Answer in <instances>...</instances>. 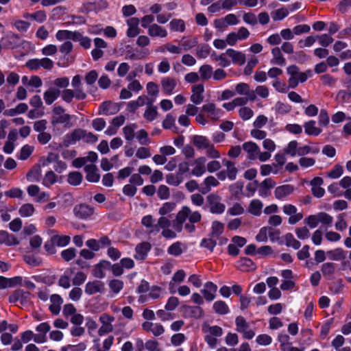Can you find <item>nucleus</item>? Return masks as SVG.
I'll use <instances>...</instances> for the list:
<instances>
[{
    "instance_id": "1",
    "label": "nucleus",
    "mask_w": 351,
    "mask_h": 351,
    "mask_svg": "<svg viewBox=\"0 0 351 351\" xmlns=\"http://www.w3.org/2000/svg\"><path fill=\"white\" fill-rule=\"evenodd\" d=\"M202 219L199 211H193L189 206H184L177 213L175 220L171 223L167 217H159L157 221L152 215H147L141 219L142 225L151 235H157L161 231V235L168 239H175L183 228L189 233L195 230V223Z\"/></svg>"
},
{
    "instance_id": "2",
    "label": "nucleus",
    "mask_w": 351,
    "mask_h": 351,
    "mask_svg": "<svg viewBox=\"0 0 351 351\" xmlns=\"http://www.w3.org/2000/svg\"><path fill=\"white\" fill-rule=\"evenodd\" d=\"M56 38L59 41L72 40L74 42H79L84 49H89L91 46V39L77 31L58 30L56 34Z\"/></svg>"
},
{
    "instance_id": "3",
    "label": "nucleus",
    "mask_w": 351,
    "mask_h": 351,
    "mask_svg": "<svg viewBox=\"0 0 351 351\" xmlns=\"http://www.w3.org/2000/svg\"><path fill=\"white\" fill-rule=\"evenodd\" d=\"M287 73L291 75L288 82L291 88H295L299 82L303 83L313 75L312 71L308 69L305 72H300L299 68L295 65H291L287 69Z\"/></svg>"
},
{
    "instance_id": "4",
    "label": "nucleus",
    "mask_w": 351,
    "mask_h": 351,
    "mask_svg": "<svg viewBox=\"0 0 351 351\" xmlns=\"http://www.w3.org/2000/svg\"><path fill=\"white\" fill-rule=\"evenodd\" d=\"M71 116L65 112V110L60 106H55L52 110V116L51 123L56 126L62 124L64 127L69 128L71 126Z\"/></svg>"
},
{
    "instance_id": "5",
    "label": "nucleus",
    "mask_w": 351,
    "mask_h": 351,
    "mask_svg": "<svg viewBox=\"0 0 351 351\" xmlns=\"http://www.w3.org/2000/svg\"><path fill=\"white\" fill-rule=\"evenodd\" d=\"M60 95L62 100L66 103H71L74 98L77 100H83L86 97V93L83 88L77 90L66 88L63 91H60Z\"/></svg>"
},
{
    "instance_id": "6",
    "label": "nucleus",
    "mask_w": 351,
    "mask_h": 351,
    "mask_svg": "<svg viewBox=\"0 0 351 351\" xmlns=\"http://www.w3.org/2000/svg\"><path fill=\"white\" fill-rule=\"evenodd\" d=\"M26 66L30 70L36 71L41 67L47 70H51L53 66V62L48 58H35L28 60L26 62Z\"/></svg>"
},
{
    "instance_id": "7",
    "label": "nucleus",
    "mask_w": 351,
    "mask_h": 351,
    "mask_svg": "<svg viewBox=\"0 0 351 351\" xmlns=\"http://www.w3.org/2000/svg\"><path fill=\"white\" fill-rule=\"evenodd\" d=\"M210 213L213 214H221L225 211L226 206L221 202L220 196L216 194H210L207 197Z\"/></svg>"
},
{
    "instance_id": "8",
    "label": "nucleus",
    "mask_w": 351,
    "mask_h": 351,
    "mask_svg": "<svg viewBox=\"0 0 351 351\" xmlns=\"http://www.w3.org/2000/svg\"><path fill=\"white\" fill-rule=\"evenodd\" d=\"M202 111L207 114V117L212 121H217L223 116V111L217 108L213 103H208L202 106Z\"/></svg>"
},
{
    "instance_id": "9",
    "label": "nucleus",
    "mask_w": 351,
    "mask_h": 351,
    "mask_svg": "<svg viewBox=\"0 0 351 351\" xmlns=\"http://www.w3.org/2000/svg\"><path fill=\"white\" fill-rule=\"evenodd\" d=\"M114 317L107 314H103L99 317V322L101 324V327L98 330L99 336L111 332L113 330L112 322Z\"/></svg>"
},
{
    "instance_id": "10",
    "label": "nucleus",
    "mask_w": 351,
    "mask_h": 351,
    "mask_svg": "<svg viewBox=\"0 0 351 351\" xmlns=\"http://www.w3.org/2000/svg\"><path fill=\"white\" fill-rule=\"evenodd\" d=\"M283 213L289 215V223L294 225L300 221L303 218V214L302 213H297V208L294 205L285 204L282 207Z\"/></svg>"
},
{
    "instance_id": "11",
    "label": "nucleus",
    "mask_w": 351,
    "mask_h": 351,
    "mask_svg": "<svg viewBox=\"0 0 351 351\" xmlns=\"http://www.w3.org/2000/svg\"><path fill=\"white\" fill-rule=\"evenodd\" d=\"M30 296L29 292L19 289L10 295L9 301L11 303L20 302L22 306H26L30 302Z\"/></svg>"
},
{
    "instance_id": "12",
    "label": "nucleus",
    "mask_w": 351,
    "mask_h": 351,
    "mask_svg": "<svg viewBox=\"0 0 351 351\" xmlns=\"http://www.w3.org/2000/svg\"><path fill=\"white\" fill-rule=\"evenodd\" d=\"M20 38L12 32H7L1 39L0 43L2 47L13 49L19 45Z\"/></svg>"
},
{
    "instance_id": "13",
    "label": "nucleus",
    "mask_w": 351,
    "mask_h": 351,
    "mask_svg": "<svg viewBox=\"0 0 351 351\" xmlns=\"http://www.w3.org/2000/svg\"><path fill=\"white\" fill-rule=\"evenodd\" d=\"M84 134V130L75 129L71 132L66 134L64 137L62 144L65 147H68L70 145H73L76 142L83 140V135Z\"/></svg>"
},
{
    "instance_id": "14",
    "label": "nucleus",
    "mask_w": 351,
    "mask_h": 351,
    "mask_svg": "<svg viewBox=\"0 0 351 351\" xmlns=\"http://www.w3.org/2000/svg\"><path fill=\"white\" fill-rule=\"evenodd\" d=\"M73 213L76 217L84 219L90 217L93 214L94 210L88 205L81 204L74 207Z\"/></svg>"
},
{
    "instance_id": "15",
    "label": "nucleus",
    "mask_w": 351,
    "mask_h": 351,
    "mask_svg": "<svg viewBox=\"0 0 351 351\" xmlns=\"http://www.w3.org/2000/svg\"><path fill=\"white\" fill-rule=\"evenodd\" d=\"M206 159L204 156L198 157L194 160L192 165L193 168L191 171V174L196 177L202 176L206 172Z\"/></svg>"
},
{
    "instance_id": "16",
    "label": "nucleus",
    "mask_w": 351,
    "mask_h": 351,
    "mask_svg": "<svg viewBox=\"0 0 351 351\" xmlns=\"http://www.w3.org/2000/svg\"><path fill=\"white\" fill-rule=\"evenodd\" d=\"M186 277V273L184 270L180 269L174 273L171 281L169 283V290L172 294L176 293V287L182 283Z\"/></svg>"
},
{
    "instance_id": "17",
    "label": "nucleus",
    "mask_w": 351,
    "mask_h": 351,
    "mask_svg": "<svg viewBox=\"0 0 351 351\" xmlns=\"http://www.w3.org/2000/svg\"><path fill=\"white\" fill-rule=\"evenodd\" d=\"M162 92L167 95H171L174 93V90L177 86V82L174 78L165 77L160 81Z\"/></svg>"
},
{
    "instance_id": "18",
    "label": "nucleus",
    "mask_w": 351,
    "mask_h": 351,
    "mask_svg": "<svg viewBox=\"0 0 351 351\" xmlns=\"http://www.w3.org/2000/svg\"><path fill=\"white\" fill-rule=\"evenodd\" d=\"M119 108L117 104L111 101L103 102L99 107V114L103 115H112L118 112Z\"/></svg>"
},
{
    "instance_id": "19",
    "label": "nucleus",
    "mask_w": 351,
    "mask_h": 351,
    "mask_svg": "<svg viewBox=\"0 0 351 351\" xmlns=\"http://www.w3.org/2000/svg\"><path fill=\"white\" fill-rule=\"evenodd\" d=\"M105 289L104 282L98 280L88 282L85 285V293L89 295L102 293Z\"/></svg>"
},
{
    "instance_id": "20",
    "label": "nucleus",
    "mask_w": 351,
    "mask_h": 351,
    "mask_svg": "<svg viewBox=\"0 0 351 351\" xmlns=\"http://www.w3.org/2000/svg\"><path fill=\"white\" fill-rule=\"evenodd\" d=\"M147 34L150 37L166 38L168 35L167 30L157 23H153L148 27Z\"/></svg>"
},
{
    "instance_id": "21",
    "label": "nucleus",
    "mask_w": 351,
    "mask_h": 351,
    "mask_svg": "<svg viewBox=\"0 0 351 351\" xmlns=\"http://www.w3.org/2000/svg\"><path fill=\"white\" fill-rule=\"evenodd\" d=\"M144 330L152 332L154 336H159L165 332L164 327L158 323H152L150 322H145L142 324Z\"/></svg>"
},
{
    "instance_id": "22",
    "label": "nucleus",
    "mask_w": 351,
    "mask_h": 351,
    "mask_svg": "<svg viewBox=\"0 0 351 351\" xmlns=\"http://www.w3.org/2000/svg\"><path fill=\"white\" fill-rule=\"evenodd\" d=\"M139 22V19L136 17H132L127 20L128 29L126 34L128 37H135L140 33V29L138 27Z\"/></svg>"
},
{
    "instance_id": "23",
    "label": "nucleus",
    "mask_w": 351,
    "mask_h": 351,
    "mask_svg": "<svg viewBox=\"0 0 351 351\" xmlns=\"http://www.w3.org/2000/svg\"><path fill=\"white\" fill-rule=\"evenodd\" d=\"M243 149L247 153V158L254 160L257 158L260 149L255 143L250 141L243 144Z\"/></svg>"
},
{
    "instance_id": "24",
    "label": "nucleus",
    "mask_w": 351,
    "mask_h": 351,
    "mask_svg": "<svg viewBox=\"0 0 351 351\" xmlns=\"http://www.w3.org/2000/svg\"><path fill=\"white\" fill-rule=\"evenodd\" d=\"M294 186L291 184H284L276 187L274 190L275 197L278 199H283L294 191Z\"/></svg>"
},
{
    "instance_id": "25",
    "label": "nucleus",
    "mask_w": 351,
    "mask_h": 351,
    "mask_svg": "<svg viewBox=\"0 0 351 351\" xmlns=\"http://www.w3.org/2000/svg\"><path fill=\"white\" fill-rule=\"evenodd\" d=\"M60 95V90L56 87H49L43 94V99L47 105L52 104Z\"/></svg>"
},
{
    "instance_id": "26",
    "label": "nucleus",
    "mask_w": 351,
    "mask_h": 351,
    "mask_svg": "<svg viewBox=\"0 0 351 351\" xmlns=\"http://www.w3.org/2000/svg\"><path fill=\"white\" fill-rule=\"evenodd\" d=\"M204 91V88L203 84L194 85L192 87V95L191 96V101L196 105L201 104L204 99L202 95Z\"/></svg>"
},
{
    "instance_id": "27",
    "label": "nucleus",
    "mask_w": 351,
    "mask_h": 351,
    "mask_svg": "<svg viewBox=\"0 0 351 351\" xmlns=\"http://www.w3.org/2000/svg\"><path fill=\"white\" fill-rule=\"evenodd\" d=\"M217 287L211 282H208L204 285V288L201 291L205 300L212 301L214 300Z\"/></svg>"
},
{
    "instance_id": "28",
    "label": "nucleus",
    "mask_w": 351,
    "mask_h": 351,
    "mask_svg": "<svg viewBox=\"0 0 351 351\" xmlns=\"http://www.w3.org/2000/svg\"><path fill=\"white\" fill-rule=\"evenodd\" d=\"M50 302L49 311L53 315H58L61 309L60 306L63 303L62 298L58 294H53L50 297Z\"/></svg>"
},
{
    "instance_id": "29",
    "label": "nucleus",
    "mask_w": 351,
    "mask_h": 351,
    "mask_svg": "<svg viewBox=\"0 0 351 351\" xmlns=\"http://www.w3.org/2000/svg\"><path fill=\"white\" fill-rule=\"evenodd\" d=\"M19 241L12 234L6 231H0V243H3L8 246L16 245L19 244Z\"/></svg>"
},
{
    "instance_id": "30",
    "label": "nucleus",
    "mask_w": 351,
    "mask_h": 351,
    "mask_svg": "<svg viewBox=\"0 0 351 351\" xmlns=\"http://www.w3.org/2000/svg\"><path fill=\"white\" fill-rule=\"evenodd\" d=\"M84 171L86 173V180L91 182H97L99 180L100 176L97 172V168L94 165H86Z\"/></svg>"
},
{
    "instance_id": "31",
    "label": "nucleus",
    "mask_w": 351,
    "mask_h": 351,
    "mask_svg": "<svg viewBox=\"0 0 351 351\" xmlns=\"http://www.w3.org/2000/svg\"><path fill=\"white\" fill-rule=\"evenodd\" d=\"M111 264L108 261H101L97 264L93 269V274L98 278H103L105 276L104 270L110 268Z\"/></svg>"
},
{
    "instance_id": "32",
    "label": "nucleus",
    "mask_w": 351,
    "mask_h": 351,
    "mask_svg": "<svg viewBox=\"0 0 351 351\" xmlns=\"http://www.w3.org/2000/svg\"><path fill=\"white\" fill-rule=\"evenodd\" d=\"M36 213L34 206L31 203L23 204L19 208V215L23 218H28L34 216Z\"/></svg>"
},
{
    "instance_id": "33",
    "label": "nucleus",
    "mask_w": 351,
    "mask_h": 351,
    "mask_svg": "<svg viewBox=\"0 0 351 351\" xmlns=\"http://www.w3.org/2000/svg\"><path fill=\"white\" fill-rule=\"evenodd\" d=\"M263 204L262 202L258 199H253L250 202L247 211L254 216H259L261 214Z\"/></svg>"
},
{
    "instance_id": "34",
    "label": "nucleus",
    "mask_w": 351,
    "mask_h": 351,
    "mask_svg": "<svg viewBox=\"0 0 351 351\" xmlns=\"http://www.w3.org/2000/svg\"><path fill=\"white\" fill-rule=\"evenodd\" d=\"M271 54L273 58L271 60V63L279 66H283L286 63V60L283 57L281 49L279 47H274L271 49Z\"/></svg>"
},
{
    "instance_id": "35",
    "label": "nucleus",
    "mask_w": 351,
    "mask_h": 351,
    "mask_svg": "<svg viewBox=\"0 0 351 351\" xmlns=\"http://www.w3.org/2000/svg\"><path fill=\"white\" fill-rule=\"evenodd\" d=\"M151 247L149 243H142L138 244L135 249L136 254L134 255L135 258L143 260L147 256L148 252L149 251Z\"/></svg>"
},
{
    "instance_id": "36",
    "label": "nucleus",
    "mask_w": 351,
    "mask_h": 351,
    "mask_svg": "<svg viewBox=\"0 0 351 351\" xmlns=\"http://www.w3.org/2000/svg\"><path fill=\"white\" fill-rule=\"evenodd\" d=\"M223 164L226 167V173L227 177L230 180H234L237 178V175L238 173V170L235 167V165L233 162L223 159Z\"/></svg>"
},
{
    "instance_id": "37",
    "label": "nucleus",
    "mask_w": 351,
    "mask_h": 351,
    "mask_svg": "<svg viewBox=\"0 0 351 351\" xmlns=\"http://www.w3.org/2000/svg\"><path fill=\"white\" fill-rule=\"evenodd\" d=\"M22 278L21 277H15L13 278H6L0 276V289H5L12 287L16 285L21 284Z\"/></svg>"
},
{
    "instance_id": "38",
    "label": "nucleus",
    "mask_w": 351,
    "mask_h": 351,
    "mask_svg": "<svg viewBox=\"0 0 351 351\" xmlns=\"http://www.w3.org/2000/svg\"><path fill=\"white\" fill-rule=\"evenodd\" d=\"M137 129L136 123H130L123 128V134L127 141H132L135 137V130Z\"/></svg>"
},
{
    "instance_id": "39",
    "label": "nucleus",
    "mask_w": 351,
    "mask_h": 351,
    "mask_svg": "<svg viewBox=\"0 0 351 351\" xmlns=\"http://www.w3.org/2000/svg\"><path fill=\"white\" fill-rule=\"evenodd\" d=\"M305 133L308 135L318 136L322 130L316 127V123L313 120L308 121L304 124Z\"/></svg>"
},
{
    "instance_id": "40",
    "label": "nucleus",
    "mask_w": 351,
    "mask_h": 351,
    "mask_svg": "<svg viewBox=\"0 0 351 351\" xmlns=\"http://www.w3.org/2000/svg\"><path fill=\"white\" fill-rule=\"evenodd\" d=\"M240 247H241V238L239 236L234 237L228 247L229 254L232 256L238 255Z\"/></svg>"
},
{
    "instance_id": "41",
    "label": "nucleus",
    "mask_w": 351,
    "mask_h": 351,
    "mask_svg": "<svg viewBox=\"0 0 351 351\" xmlns=\"http://www.w3.org/2000/svg\"><path fill=\"white\" fill-rule=\"evenodd\" d=\"M71 241V237L67 235L56 234L51 237L52 244L58 247H64L67 245Z\"/></svg>"
},
{
    "instance_id": "42",
    "label": "nucleus",
    "mask_w": 351,
    "mask_h": 351,
    "mask_svg": "<svg viewBox=\"0 0 351 351\" xmlns=\"http://www.w3.org/2000/svg\"><path fill=\"white\" fill-rule=\"evenodd\" d=\"M202 331L204 334L217 337H221L223 334L222 328L217 326H210L209 325L204 324L202 326Z\"/></svg>"
},
{
    "instance_id": "43",
    "label": "nucleus",
    "mask_w": 351,
    "mask_h": 351,
    "mask_svg": "<svg viewBox=\"0 0 351 351\" xmlns=\"http://www.w3.org/2000/svg\"><path fill=\"white\" fill-rule=\"evenodd\" d=\"M330 260L341 261L346 258V253L341 248H336L332 250L328 251L326 253Z\"/></svg>"
},
{
    "instance_id": "44",
    "label": "nucleus",
    "mask_w": 351,
    "mask_h": 351,
    "mask_svg": "<svg viewBox=\"0 0 351 351\" xmlns=\"http://www.w3.org/2000/svg\"><path fill=\"white\" fill-rule=\"evenodd\" d=\"M158 115L157 108L152 104H147L143 117L148 121H153Z\"/></svg>"
},
{
    "instance_id": "45",
    "label": "nucleus",
    "mask_w": 351,
    "mask_h": 351,
    "mask_svg": "<svg viewBox=\"0 0 351 351\" xmlns=\"http://www.w3.org/2000/svg\"><path fill=\"white\" fill-rule=\"evenodd\" d=\"M193 143L197 149H205L210 144V141L204 136L196 135L193 138Z\"/></svg>"
},
{
    "instance_id": "46",
    "label": "nucleus",
    "mask_w": 351,
    "mask_h": 351,
    "mask_svg": "<svg viewBox=\"0 0 351 351\" xmlns=\"http://www.w3.org/2000/svg\"><path fill=\"white\" fill-rule=\"evenodd\" d=\"M321 271L325 278L330 279L335 272V265L330 262L325 263L322 265Z\"/></svg>"
},
{
    "instance_id": "47",
    "label": "nucleus",
    "mask_w": 351,
    "mask_h": 351,
    "mask_svg": "<svg viewBox=\"0 0 351 351\" xmlns=\"http://www.w3.org/2000/svg\"><path fill=\"white\" fill-rule=\"evenodd\" d=\"M176 208V204L173 202H167L162 204L158 208V214L160 217H166L165 215H169Z\"/></svg>"
},
{
    "instance_id": "48",
    "label": "nucleus",
    "mask_w": 351,
    "mask_h": 351,
    "mask_svg": "<svg viewBox=\"0 0 351 351\" xmlns=\"http://www.w3.org/2000/svg\"><path fill=\"white\" fill-rule=\"evenodd\" d=\"M183 180V176L178 173H171L166 176V182L174 186L180 185Z\"/></svg>"
},
{
    "instance_id": "49",
    "label": "nucleus",
    "mask_w": 351,
    "mask_h": 351,
    "mask_svg": "<svg viewBox=\"0 0 351 351\" xmlns=\"http://www.w3.org/2000/svg\"><path fill=\"white\" fill-rule=\"evenodd\" d=\"M71 274V269H66L58 280L59 286L64 289H69L71 287L70 276Z\"/></svg>"
},
{
    "instance_id": "50",
    "label": "nucleus",
    "mask_w": 351,
    "mask_h": 351,
    "mask_svg": "<svg viewBox=\"0 0 351 351\" xmlns=\"http://www.w3.org/2000/svg\"><path fill=\"white\" fill-rule=\"evenodd\" d=\"M285 245L287 247H292L295 250H298L301 246V243L294 238L293 235L291 233H287L283 237Z\"/></svg>"
},
{
    "instance_id": "51",
    "label": "nucleus",
    "mask_w": 351,
    "mask_h": 351,
    "mask_svg": "<svg viewBox=\"0 0 351 351\" xmlns=\"http://www.w3.org/2000/svg\"><path fill=\"white\" fill-rule=\"evenodd\" d=\"M24 261L31 267H37L42 264V258L34 254H26L23 256Z\"/></svg>"
},
{
    "instance_id": "52",
    "label": "nucleus",
    "mask_w": 351,
    "mask_h": 351,
    "mask_svg": "<svg viewBox=\"0 0 351 351\" xmlns=\"http://www.w3.org/2000/svg\"><path fill=\"white\" fill-rule=\"evenodd\" d=\"M167 252L174 256H180L183 252L182 243L179 241L173 243L168 247Z\"/></svg>"
},
{
    "instance_id": "53",
    "label": "nucleus",
    "mask_w": 351,
    "mask_h": 351,
    "mask_svg": "<svg viewBox=\"0 0 351 351\" xmlns=\"http://www.w3.org/2000/svg\"><path fill=\"white\" fill-rule=\"evenodd\" d=\"M169 27L173 32H183L185 29V23L182 19H173L169 23Z\"/></svg>"
},
{
    "instance_id": "54",
    "label": "nucleus",
    "mask_w": 351,
    "mask_h": 351,
    "mask_svg": "<svg viewBox=\"0 0 351 351\" xmlns=\"http://www.w3.org/2000/svg\"><path fill=\"white\" fill-rule=\"evenodd\" d=\"M82 175L80 172L73 171L68 175L67 181L71 185H79L82 182Z\"/></svg>"
},
{
    "instance_id": "55",
    "label": "nucleus",
    "mask_w": 351,
    "mask_h": 351,
    "mask_svg": "<svg viewBox=\"0 0 351 351\" xmlns=\"http://www.w3.org/2000/svg\"><path fill=\"white\" fill-rule=\"evenodd\" d=\"M56 181L57 176L52 171H49L45 175L43 184L45 186L49 187L52 184H55Z\"/></svg>"
},
{
    "instance_id": "56",
    "label": "nucleus",
    "mask_w": 351,
    "mask_h": 351,
    "mask_svg": "<svg viewBox=\"0 0 351 351\" xmlns=\"http://www.w3.org/2000/svg\"><path fill=\"white\" fill-rule=\"evenodd\" d=\"M157 195L162 200L168 199L170 197L169 188L165 184L160 185L157 190Z\"/></svg>"
},
{
    "instance_id": "57",
    "label": "nucleus",
    "mask_w": 351,
    "mask_h": 351,
    "mask_svg": "<svg viewBox=\"0 0 351 351\" xmlns=\"http://www.w3.org/2000/svg\"><path fill=\"white\" fill-rule=\"evenodd\" d=\"M136 137L141 145H147L150 143L148 134L145 130H140L136 132Z\"/></svg>"
},
{
    "instance_id": "58",
    "label": "nucleus",
    "mask_w": 351,
    "mask_h": 351,
    "mask_svg": "<svg viewBox=\"0 0 351 351\" xmlns=\"http://www.w3.org/2000/svg\"><path fill=\"white\" fill-rule=\"evenodd\" d=\"M5 195L10 198L22 199L23 196V191L20 188L13 187L5 191Z\"/></svg>"
},
{
    "instance_id": "59",
    "label": "nucleus",
    "mask_w": 351,
    "mask_h": 351,
    "mask_svg": "<svg viewBox=\"0 0 351 351\" xmlns=\"http://www.w3.org/2000/svg\"><path fill=\"white\" fill-rule=\"evenodd\" d=\"M241 29H239L237 33L232 32L228 34L226 37L227 44L230 46L234 45L239 40L241 39Z\"/></svg>"
},
{
    "instance_id": "60",
    "label": "nucleus",
    "mask_w": 351,
    "mask_h": 351,
    "mask_svg": "<svg viewBox=\"0 0 351 351\" xmlns=\"http://www.w3.org/2000/svg\"><path fill=\"white\" fill-rule=\"evenodd\" d=\"M278 340L280 343L281 348L283 351H286L291 346L290 337L287 334H280L278 336Z\"/></svg>"
},
{
    "instance_id": "61",
    "label": "nucleus",
    "mask_w": 351,
    "mask_h": 351,
    "mask_svg": "<svg viewBox=\"0 0 351 351\" xmlns=\"http://www.w3.org/2000/svg\"><path fill=\"white\" fill-rule=\"evenodd\" d=\"M51 84L56 86L57 88H65L69 84V79L67 77H62L55 79Z\"/></svg>"
},
{
    "instance_id": "62",
    "label": "nucleus",
    "mask_w": 351,
    "mask_h": 351,
    "mask_svg": "<svg viewBox=\"0 0 351 351\" xmlns=\"http://www.w3.org/2000/svg\"><path fill=\"white\" fill-rule=\"evenodd\" d=\"M213 308L216 313L221 315L228 313V307L223 301H217L213 304Z\"/></svg>"
},
{
    "instance_id": "63",
    "label": "nucleus",
    "mask_w": 351,
    "mask_h": 351,
    "mask_svg": "<svg viewBox=\"0 0 351 351\" xmlns=\"http://www.w3.org/2000/svg\"><path fill=\"white\" fill-rule=\"evenodd\" d=\"M109 287L114 293L117 294L123 289V282L120 280L114 279L109 282Z\"/></svg>"
},
{
    "instance_id": "64",
    "label": "nucleus",
    "mask_w": 351,
    "mask_h": 351,
    "mask_svg": "<svg viewBox=\"0 0 351 351\" xmlns=\"http://www.w3.org/2000/svg\"><path fill=\"white\" fill-rule=\"evenodd\" d=\"M289 14V10L287 8H280L276 10L271 13L272 18L274 21H280Z\"/></svg>"
}]
</instances>
